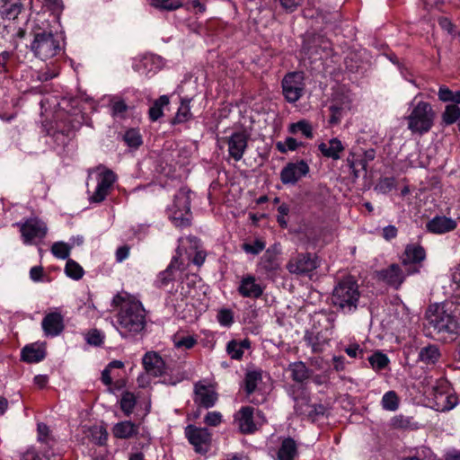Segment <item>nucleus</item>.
Listing matches in <instances>:
<instances>
[{
	"label": "nucleus",
	"instance_id": "58836bf2",
	"mask_svg": "<svg viewBox=\"0 0 460 460\" xmlns=\"http://www.w3.org/2000/svg\"><path fill=\"white\" fill-rule=\"evenodd\" d=\"M305 341L311 347L313 352L323 351L324 345L327 343L325 340H321L319 333L314 334L313 332H306L305 334Z\"/></svg>",
	"mask_w": 460,
	"mask_h": 460
},
{
	"label": "nucleus",
	"instance_id": "8fccbe9b",
	"mask_svg": "<svg viewBox=\"0 0 460 460\" xmlns=\"http://www.w3.org/2000/svg\"><path fill=\"white\" fill-rule=\"evenodd\" d=\"M266 247V243L262 239H256L252 243H244L242 249L244 252L252 255L260 254Z\"/></svg>",
	"mask_w": 460,
	"mask_h": 460
},
{
	"label": "nucleus",
	"instance_id": "9d476101",
	"mask_svg": "<svg viewBox=\"0 0 460 460\" xmlns=\"http://www.w3.org/2000/svg\"><path fill=\"white\" fill-rule=\"evenodd\" d=\"M282 90L286 100L294 103L303 95L305 90L304 75L301 72H292L282 80Z\"/></svg>",
	"mask_w": 460,
	"mask_h": 460
},
{
	"label": "nucleus",
	"instance_id": "864d4df0",
	"mask_svg": "<svg viewBox=\"0 0 460 460\" xmlns=\"http://www.w3.org/2000/svg\"><path fill=\"white\" fill-rule=\"evenodd\" d=\"M111 114L114 117L123 118L128 111V105L123 100L113 99L111 102Z\"/></svg>",
	"mask_w": 460,
	"mask_h": 460
},
{
	"label": "nucleus",
	"instance_id": "680f3d73",
	"mask_svg": "<svg viewBox=\"0 0 460 460\" xmlns=\"http://www.w3.org/2000/svg\"><path fill=\"white\" fill-rule=\"evenodd\" d=\"M331 116L329 119V123L331 125H337L340 123L342 116V109L341 107L332 105L330 107Z\"/></svg>",
	"mask_w": 460,
	"mask_h": 460
},
{
	"label": "nucleus",
	"instance_id": "dca6fc26",
	"mask_svg": "<svg viewBox=\"0 0 460 460\" xmlns=\"http://www.w3.org/2000/svg\"><path fill=\"white\" fill-rule=\"evenodd\" d=\"M317 267L316 261L310 253H299L292 257L287 264L291 274L302 275L313 271Z\"/></svg>",
	"mask_w": 460,
	"mask_h": 460
},
{
	"label": "nucleus",
	"instance_id": "bf43d9fd",
	"mask_svg": "<svg viewBox=\"0 0 460 460\" xmlns=\"http://www.w3.org/2000/svg\"><path fill=\"white\" fill-rule=\"evenodd\" d=\"M289 212V208L287 204H281L278 208V216H277V221L279 224V226L283 228H286L288 226V222L286 219V217L288 216Z\"/></svg>",
	"mask_w": 460,
	"mask_h": 460
},
{
	"label": "nucleus",
	"instance_id": "a211bd4d",
	"mask_svg": "<svg viewBox=\"0 0 460 460\" xmlns=\"http://www.w3.org/2000/svg\"><path fill=\"white\" fill-rule=\"evenodd\" d=\"M379 280L385 282L388 286L398 289L403 283L406 274L400 265L393 263L385 269L376 272Z\"/></svg>",
	"mask_w": 460,
	"mask_h": 460
},
{
	"label": "nucleus",
	"instance_id": "4be33fe9",
	"mask_svg": "<svg viewBox=\"0 0 460 460\" xmlns=\"http://www.w3.org/2000/svg\"><path fill=\"white\" fill-rule=\"evenodd\" d=\"M457 223L455 219L446 216H436L426 224V228L429 233L443 234L455 230Z\"/></svg>",
	"mask_w": 460,
	"mask_h": 460
},
{
	"label": "nucleus",
	"instance_id": "ea45409f",
	"mask_svg": "<svg viewBox=\"0 0 460 460\" xmlns=\"http://www.w3.org/2000/svg\"><path fill=\"white\" fill-rule=\"evenodd\" d=\"M381 405L384 410L394 411L399 407V398L394 391L386 392L381 400Z\"/></svg>",
	"mask_w": 460,
	"mask_h": 460
},
{
	"label": "nucleus",
	"instance_id": "6e6552de",
	"mask_svg": "<svg viewBox=\"0 0 460 460\" xmlns=\"http://www.w3.org/2000/svg\"><path fill=\"white\" fill-rule=\"evenodd\" d=\"M429 399L433 401L432 407L437 411H448L452 410L457 403V398L449 393L448 385L446 381H437L432 385L429 394Z\"/></svg>",
	"mask_w": 460,
	"mask_h": 460
},
{
	"label": "nucleus",
	"instance_id": "4d7b16f0",
	"mask_svg": "<svg viewBox=\"0 0 460 460\" xmlns=\"http://www.w3.org/2000/svg\"><path fill=\"white\" fill-rule=\"evenodd\" d=\"M394 185H395V181L394 178L392 177H385V178H383L381 179L377 185H376V189L383 192V193H385V192H388L390 190H392L394 188Z\"/></svg>",
	"mask_w": 460,
	"mask_h": 460
},
{
	"label": "nucleus",
	"instance_id": "f257e3e1",
	"mask_svg": "<svg viewBox=\"0 0 460 460\" xmlns=\"http://www.w3.org/2000/svg\"><path fill=\"white\" fill-rule=\"evenodd\" d=\"M111 305L118 310L115 327L121 337H134L146 328V310L135 296L119 292L113 296Z\"/></svg>",
	"mask_w": 460,
	"mask_h": 460
},
{
	"label": "nucleus",
	"instance_id": "0e129e2a",
	"mask_svg": "<svg viewBox=\"0 0 460 460\" xmlns=\"http://www.w3.org/2000/svg\"><path fill=\"white\" fill-rule=\"evenodd\" d=\"M20 460H43L34 448H29L20 456Z\"/></svg>",
	"mask_w": 460,
	"mask_h": 460
},
{
	"label": "nucleus",
	"instance_id": "393cba45",
	"mask_svg": "<svg viewBox=\"0 0 460 460\" xmlns=\"http://www.w3.org/2000/svg\"><path fill=\"white\" fill-rule=\"evenodd\" d=\"M138 425L130 420L118 422L112 428V434L115 438L128 439L138 434Z\"/></svg>",
	"mask_w": 460,
	"mask_h": 460
},
{
	"label": "nucleus",
	"instance_id": "b1692460",
	"mask_svg": "<svg viewBox=\"0 0 460 460\" xmlns=\"http://www.w3.org/2000/svg\"><path fill=\"white\" fill-rule=\"evenodd\" d=\"M318 149L324 157L339 160L341 154L344 151V146L340 139L333 137L328 143L319 144Z\"/></svg>",
	"mask_w": 460,
	"mask_h": 460
},
{
	"label": "nucleus",
	"instance_id": "f704fd0d",
	"mask_svg": "<svg viewBox=\"0 0 460 460\" xmlns=\"http://www.w3.org/2000/svg\"><path fill=\"white\" fill-rule=\"evenodd\" d=\"M173 345L177 349H190L197 344V339L191 335L177 332L172 337Z\"/></svg>",
	"mask_w": 460,
	"mask_h": 460
},
{
	"label": "nucleus",
	"instance_id": "ddd939ff",
	"mask_svg": "<svg viewBox=\"0 0 460 460\" xmlns=\"http://www.w3.org/2000/svg\"><path fill=\"white\" fill-rule=\"evenodd\" d=\"M265 288L266 286L254 275L245 274L239 281L237 291L242 297L258 299L263 295Z\"/></svg>",
	"mask_w": 460,
	"mask_h": 460
},
{
	"label": "nucleus",
	"instance_id": "f3484780",
	"mask_svg": "<svg viewBox=\"0 0 460 460\" xmlns=\"http://www.w3.org/2000/svg\"><path fill=\"white\" fill-rule=\"evenodd\" d=\"M194 394L195 403L206 409L213 407L218 397L213 386L206 385L202 382L194 385Z\"/></svg>",
	"mask_w": 460,
	"mask_h": 460
},
{
	"label": "nucleus",
	"instance_id": "c9c22d12",
	"mask_svg": "<svg viewBox=\"0 0 460 460\" xmlns=\"http://www.w3.org/2000/svg\"><path fill=\"white\" fill-rule=\"evenodd\" d=\"M136 404L137 397L133 393L126 391L122 394L120 399V409L127 417L133 412Z\"/></svg>",
	"mask_w": 460,
	"mask_h": 460
},
{
	"label": "nucleus",
	"instance_id": "603ef678",
	"mask_svg": "<svg viewBox=\"0 0 460 460\" xmlns=\"http://www.w3.org/2000/svg\"><path fill=\"white\" fill-rule=\"evenodd\" d=\"M70 246L63 242H57L51 247L52 254L58 259H67L70 254Z\"/></svg>",
	"mask_w": 460,
	"mask_h": 460
},
{
	"label": "nucleus",
	"instance_id": "13d9d810",
	"mask_svg": "<svg viewBox=\"0 0 460 460\" xmlns=\"http://www.w3.org/2000/svg\"><path fill=\"white\" fill-rule=\"evenodd\" d=\"M222 421V414L218 411H209L204 418V422L208 426L217 427Z\"/></svg>",
	"mask_w": 460,
	"mask_h": 460
},
{
	"label": "nucleus",
	"instance_id": "3c124183",
	"mask_svg": "<svg viewBox=\"0 0 460 460\" xmlns=\"http://www.w3.org/2000/svg\"><path fill=\"white\" fill-rule=\"evenodd\" d=\"M302 143H299L294 137H287L284 141H279L276 143V148L282 154H286L288 151H295Z\"/></svg>",
	"mask_w": 460,
	"mask_h": 460
},
{
	"label": "nucleus",
	"instance_id": "774afa93",
	"mask_svg": "<svg viewBox=\"0 0 460 460\" xmlns=\"http://www.w3.org/2000/svg\"><path fill=\"white\" fill-rule=\"evenodd\" d=\"M303 0H279L280 4L284 9L293 12L297 6L301 4Z\"/></svg>",
	"mask_w": 460,
	"mask_h": 460
},
{
	"label": "nucleus",
	"instance_id": "c756f323",
	"mask_svg": "<svg viewBox=\"0 0 460 460\" xmlns=\"http://www.w3.org/2000/svg\"><path fill=\"white\" fill-rule=\"evenodd\" d=\"M288 370L291 373V378L296 383H304L310 376L312 371L302 361H296L288 365Z\"/></svg>",
	"mask_w": 460,
	"mask_h": 460
},
{
	"label": "nucleus",
	"instance_id": "4468645a",
	"mask_svg": "<svg viewBox=\"0 0 460 460\" xmlns=\"http://www.w3.org/2000/svg\"><path fill=\"white\" fill-rule=\"evenodd\" d=\"M310 168L304 160L288 163L280 172V180L283 184H296L309 173Z\"/></svg>",
	"mask_w": 460,
	"mask_h": 460
},
{
	"label": "nucleus",
	"instance_id": "412c9836",
	"mask_svg": "<svg viewBox=\"0 0 460 460\" xmlns=\"http://www.w3.org/2000/svg\"><path fill=\"white\" fill-rule=\"evenodd\" d=\"M142 364L146 375L155 377L161 376L165 371L164 359L155 351L146 352L142 358Z\"/></svg>",
	"mask_w": 460,
	"mask_h": 460
},
{
	"label": "nucleus",
	"instance_id": "7c9ffc66",
	"mask_svg": "<svg viewBox=\"0 0 460 460\" xmlns=\"http://www.w3.org/2000/svg\"><path fill=\"white\" fill-rule=\"evenodd\" d=\"M250 344L251 343L247 339L242 341L232 340L226 345V352L232 359L239 360L243 356V349H249Z\"/></svg>",
	"mask_w": 460,
	"mask_h": 460
},
{
	"label": "nucleus",
	"instance_id": "49530a36",
	"mask_svg": "<svg viewBox=\"0 0 460 460\" xmlns=\"http://www.w3.org/2000/svg\"><path fill=\"white\" fill-rule=\"evenodd\" d=\"M460 118V108L456 104H449L446 106L442 114L443 122L447 125L455 123Z\"/></svg>",
	"mask_w": 460,
	"mask_h": 460
},
{
	"label": "nucleus",
	"instance_id": "c03bdc74",
	"mask_svg": "<svg viewBox=\"0 0 460 460\" xmlns=\"http://www.w3.org/2000/svg\"><path fill=\"white\" fill-rule=\"evenodd\" d=\"M295 411L300 415L313 416V404H310L308 397L301 396L296 398Z\"/></svg>",
	"mask_w": 460,
	"mask_h": 460
},
{
	"label": "nucleus",
	"instance_id": "37998d69",
	"mask_svg": "<svg viewBox=\"0 0 460 460\" xmlns=\"http://www.w3.org/2000/svg\"><path fill=\"white\" fill-rule=\"evenodd\" d=\"M123 140L131 148H138L143 143L141 134L135 128L127 130L123 136Z\"/></svg>",
	"mask_w": 460,
	"mask_h": 460
},
{
	"label": "nucleus",
	"instance_id": "39448f33",
	"mask_svg": "<svg viewBox=\"0 0 460 460\" xmlns=\"http://www.w3.org/2000/svg\"><path fill=\"white\" fill-rule=\"evenodd\" d=\"M31 50L36 58L41 60L49 59L61 50L60 40L51 31H39L34 34Z\"/></svg>",
	"mask_w": 460,
	"mask_h": 460
},
{
	"label": "nucleus",
	"instance_id": "052dcab7",
	"mask_svg": "<svg viewBox=\"0 0 460 460\" xmlns=\"http://www.w3.org/2000/svg\"><path fill=\"white\" fill-rule=\"evenodd\" d=\"M410 423L411 420L402 415H397L391 419V426L394 429H407Z\"/></svg>",
	"mask_w": 460,
	"mask_h": 460
},
{
	"label": "nucleus",
	"instance_id": "473e14b6",
	"mask_svg": "<svg viewBox=\"0 0 460 460\" xmlns=\"http://www.w3.org/2000/svg\"><path fill=\"white\" fill-rule=\"evenodd\" d=\"M261 373L260 371H248L244 377V389L248 395L255 392L258 385L261 382Z\"/></svg>",
	"mask_w": 460,
	"mask_h": 460
},
{
	"label": "nucleus",
	"instance_id": "2eb2a0df",
	"mask_svg": "<svg viewBox=\"0 0 460 460\" xmlns=\"http://www.w3.org/2000/svg\"><path fill=\"white\" fill-rule=\"evenodd\" d=\"M279 247L274 244L268 248L261 257L258 268L269 277H273L280 270Z\"/></svg>",
	"mask_w": 460,
	"mask_h": 460
},
{
	"label": "nucleus",
	"instance_id": "0eeeda50",
	"mask_svg": "<svg viewBox=\"0 0 460 460\" xmlns=\"http://www.w3.org/2000/svg\"><path fill=\"white\" fill-rule=\"evenodd\" d=\"M234 419L243 434L254 433L267 421L264 413L252 406L242 407L234 414Z\"/></svg>",
	"mask_w": 460,
	"mask_h": 460
},
{
	"label": "nucleus",
	"instance_id": "4c0bfd02",
	"mask_svg": "<svg viewBox=\"0 0 460 460\" xmlns=\"http://www.w3.org/2000/svg\"><path fill=\"white\" fill-rule=\"evenodd\" d=\"M190 100L183 99L181 100V105L178 109V111L173 118L172 123L179 124L188 121L191 119L192 114L190 112Z\"/></svg>",
	"mask_w": 460,
	"mask_h": 460
},
{
	"label": "nucleus",
	"instance_id": "bb28decb",
	"mask_svg": "<svg viewBox=\"0 0 460 460\" xmlns=\"http://www.w3.org/2000/svg\"><path fill=\"white\" fill-rule=\"evenodd\" d=\"M45 356V348L38 344L25 346L21 353L22 359L28 363H38L43 360Z\"/></svg>",
	"mask_w": 460,
	"mask_h": 460
},
{
	"label": "nucleus",
	"instance_id": "09e8293b",
	"mask_svg": "<svg viewBox=\"0 0 460 460\" xmlns=\"http://www.w3.org/2000/svg\"><path fill=\"white\" fill-rule=\"evenodd\" d=\"M65 272L69 278L75 280L82 279L84 276L83 268L76 261L70 259L66 261Z\"/></svg>",
	"mask_w": 460,
	"mask_h": 460
},
{
	"label": "nucleus",
	"instance_id": "6ab92c4d",
	"mask_svg": "<svg viewBox=\"0 0 460 460\" xmlns=\"http://www.w3.org/2000/svg\"><path fill=\"white\" fill-rule=\"evenodd\" d=\"M249 135L243 131L233 133L227 140L228 154L236 162L240 161L248 146Z\"/></svg>",
	"mask_w": 460,
	"mask_h": 460
},
{
	"label": "nucleus",
	"instance_id": "de8ad7c7",
	"mask_svg": "<svg viewBox=\"0 0 460 460\" xmlns=\"http://www.w3.org/2000/svg\"><path fill=\"white\" fill-rule=\"evenodd\" d=\"M371 367L375 370H382L389 364L388 357L382 352H376L368 358Z\"/></svg>",
	"mask_w": 460,
	"mask_h": 460
},
{
	"label": "nucleus",
	"instance_id": "f8f14e48",
	"mask_svg": "<svg viewBox=\"0 0 460 460\" xmlns=\"http://www.w3.org/2000/svg\"><path fill=\"white\" fill-rule=\"evenodd\" d=\"M117 175L110 169L104 168L98 175L97 186L90 197V201L93 203L102 202L111 192Z\"/></svg>",
	"mask_w": 460,
	"mask_h": 460
},
{
	"label": "nucleus",
	"instance_id": "79ce46f5",
	"mask_svg": "<svg viewBox=\"0 0 460 460\" xmlns=\"http://www.w3.org/2000/svg\"><path fill=\"white\" fill-rule=\"evenodd\" d=\"M288 131L291 134L301 132L306 138H313V128L311 124L306 120H299L296 123H292L289 126Z\"/></svg>",
	"mask_w": 460,
	"mask_h": 460
},
{
	"label": "nucleus",
	"instance_id": "9b49d317",
	"mask_svg": "<svg viewBox=\"0 0 460 460\" xmlns=\"http://www.w3.org/2000/svg\"><path fill=\"white\" fill-rule=\"evenodd\" d=\"M185 436L197 453L205 455L208 452L211 445V433L208 429L188 425L185 428Z\"/></svg>",
	"mask_w": 460,
	"mask_h": 460
},
{
	"label": "nucleus",
	"instance_id": "f03ea898",
	"mask_svg": "<svg viewBox=\"0 0 460 460\" xmlns=\"http://www.w3.org/2000/svg\"><path fill=\"white\" fill-rule=\"evenodd\" d=\"M426 319L429 328L446 339L447 335L460 332V316L457 305L451 301L434 304L426 311Z\"/></svg>",
	"mask_w": 460,
	"mask_h": 460
},
{
	"label": "nucleus",
	"instance_id": "a18cd8bd",
	"mask_svg": "<svg viewBox=\"0 0 460 460\" xmlns=\"http://www.w3.org/2000/svg\"><path fill=\"white\" fill-rule=\"evenodd\" d=\"M438 99L444 102H453L454 104L460 103V91L452 92L447 86H440L438 93Z\"/></svg>",
	"mask_w": 460,
	"mask_h": 460
},
{
	"label": "nucleus",
	"instance_id": "c85d7f7f",
	"mask_svg": "<svg viewBox=\"0 0 460 460\" xmlns=\"http://www.w3.org/2000/svg\"><path fill=\"white\" fill-rule=\"evenodd\" d=\"M297 454L296 441L291 438H285L277 453V460H294Z\"/></svg>",
	"mask_w": 460,
	"mask_h": 460
},
{
	"label": "nucleus",
	"instance_id": "1a4fd4ad",
	"mask_svg": "<svg viewBox=\"0 0 460 460\" xmlns=\"http://www.w3.org/2000/svg\"><path fill=\"white\" fill-rule=\"evenodd\" d=\"M16 225L20 227L22 239L25 244L37 243L46 236L48 232L45 222L38 217L28 218Z\"/></svg>",
	"mask_w": 460,
	"mask_h": 460
},
{
	"label": "nucleus",
	"instance_id": "69168bd1",
	"mask_svg": "<svg viewBox=\"0 0 460 460\" xmlns=\"http://www.w3.org/2000/svg\"><path fill=\"white\" fill-rule=\"evenodd\" d=\"M333 369L336 372H341L345 369L346 360L343 356H333L332 358Z\"/></svg>",
	"mask_w": 460,
	"mask_h": 460
},
{
	"label": "nucleus",
	"instance_id": "20e7f679",
	"mask_svg": "<svg viewBox=\"0 0 460 460\" xmlns=\"http://www.w3.org/2000/svg\"><path fill=\"white\" fill-rule=\"evenodd\" d=\"M435 112L429 102H419L406 118L408 128L412 133L423 135L433 126Z\"/></svg>",
	"mask_w": 460,
	"mask_h": 460
},
{
	"label": "nucleus",
	"instance_id": "2f4dec72",
	"mask_svg": "<svg viewBox=\"0 0 460 460\" xmlns=\"http://www.w3.org/2000/svg\"><path fill=\"white\" fill-rule=\"evenodd\" d=\"M169 103L170 100L167 95L160 96L157 100L154 102L153 105L149 109V119L152 121H156L157 119H159L164 115V107L167 106Z\"/></svg>",
	"mask_w": 460,
	"mask_h": 460
},
{
	"label": "nucleus",
	"instance_id": "a19ab883",
	"mask_svg": "<svg viewBox=\"0 0 460 460\" xmlns=\"http://www.w3.org/2000/svg\"><path fill=\"white\" fill-rule=\"evenodd\" d=\"M150 5L162 11H173L181 6L180 0H149Z\"/></svg>",
	"mask_w": 460,
	"mask_h": 460
},
{
	"label": "nucleus",
	"instance_id": "e2e57ef3",
	"mask_svg": "<svg viewBox=\"0 0 460 460\" xmlns=\"http://www.w3.org/2000/svg\"><path fill=\"white\" fill-rule=\"evenodd\" d=\"M346 354L350 358H363L364 351L358 343L349 345L345 349Z\"/></svg>",
	"mask_w": 460,
	"mask_h": 460
},
{
	"label": "nucleus",
	"instance_id": "423d86ee",
	"mask_svg": "<svg viewBox=\"0 0 460 460\" xmlns=\"http://www.w3.org/2000/svg\"><path fill=\"white\" fill-rule=\"evenodd\" d=\"M192 192L186 187L181 188L174 196V200L170 208V218L177 227H186L190 225V201Z\"/></svg>",
	"mask_w": 460,
	"mask_h": 460
},
{
	"label": "nucleus",
	"instance_id": "5fc2aeb1",
	"mask_svg": "<svg viewBox=\"0 0 460 460\" xmlns=\"http://www.w3.org/2000/svg\"><path fill=\"white\" fill-rule=\"evenodd\" d=\"M85 339H86V341L88 344L93 345V346H100L103 342L104 336L99 330L93 329V330H91L86 334Z\"/></svg>",
	"mask_w": 460,
	"mask_h": 460
},
{
	"label": "nucleus",
	"instance_id": "7ed1b4c3",
	"mask_svg": "<svg viewBox=\"0 0 460 460\" xmlns=\"http://www.w3.org/2000/svg\"><path fill=\"white\" fill-rule=\"evenodd\" d=\"M358 285L351 277L341 280L332 293V304L342 314H352L358 306L360 299Z\"/></svg>",
	"mask_w": 460,
	"mask_h": 460
},
{
	"label": "nucleus",
	"instance_id": "a878e982",
	"mask_svg": "<svg viewBox=\"0 0 460 460\" xmlns=\"http://www.w3.org/2000/svg\"><path fill=\"white\" fill-rule=\"evenodd\" d=\"M183 270V263L180 261L179 256H173L166 270L159 274V281L162 285L166 286L176 279L178 271H182Z\"/></svg>",
	"mask_w": 460,
	"mask_h": 460
},
{
	"label": "nucleus",
	"instance_id": "aec40b11",
	"mask_svg": "<svg viewBox=\"0 0 460 460\" xmlns=\"http://www.w3.org/2000/svg\"><path fill=\"white\" fill-rule=\"evenodd\" d=\"M41 327L46 336L56 337L65 328L64 317L58 311L49 313L42 319Z\"/></svg>",
	"mask_w": 460,
	"mask_h": 460
},
{
	"label": "nucleus",
	"instance_id": "338daca9",
	"mask_svg": "<svg viewBox=\"0 0 460 460\" xmlns=\"http://www.w3.org/2000/svg\"><path fill=\"white\" fill-rule=\"evenodd\" d=\"M397 228L394 226L389 225L383 228V237L386 241H390L397 236Z\"/></svg>",
	"mask_w": 460,
	"mask_h": 460
},
{
	"label": "nucleus",
	"instance_id": "e433bc0d",
	"mask_svg": "<svg viewBox=\"0 0 460 460\" xmlns=\"http://www.w3.org/2000/svg\"><path fill=\"white\" fill-rule=\"evenodd\" d=\"M155 58L152 56H145L134 65V70L141 75L148 76L154 71Z\"/></svg>",
	"mask_w": 460,
	"mask_h": 460
},
{
	"label": "nucleus",
	"instance_id": "6e6d98bb",
	"mask_svg": "<svg viewBox=\"0 0 460 460\" xmlns=\"http://www.w3.org/2000/svg\"><path fill=\"white\" fill-rule=\"evenodd\" d=\"M217 321L222 326H230L234 323V314L230 309H221L217 314Z\"/></svg>",
	"mask_w": 460,
	"mask_h": 460
},
{
	"label": "nucleus",
	"instance_id": "cd10ccee",
	"mask_svg": "<svg viewBox=\"0 0 460 460\" xmlns=\"http://www.w3.org/2000/svg\"><path fill=\"white\" fill-rule=\"evenodd\" d=\"M22 11L20 0H1L0 1V18L6 20H14Z\"/></svg>",
	"mask_w": 460,
	"mask_h": 460
},
{
	"label": "nucleus",
	"instance_id": "72a5a7b5",
	"mask_svg": "<svg viewBox=\"0 0 460 460\" xmlns=\"http://www.w3.org/2000/svg\"><path fill=\"white\" fill-rule=\"evenodd\" d=\"M440 357L439 349L436 345H429L420 349V359L426 364L436 363Z\"/></svg>",
	"mask_w": 460,
	"mask_h": 460
},
{
	"label": "nucleus",
	"instance_id": "5701e85b",
	"mask_svg": "<svg viewBox=\"0 0 460 460\" xmlns=\"http://www.w3.org/2000/svg\"><path fill=\"white\" fill-rule=\"evenodd\" d=\"M426 258V252L422 246L419 244H408L402 255V262L403 266L420 263Z\"/></svg>",
	"mask_w": 460,
	"mask_h": 460
}]
</instances>
